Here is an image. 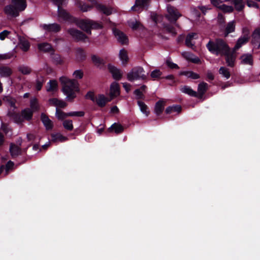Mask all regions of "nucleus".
Segmentation results:
<instances>
[{
  "mask_svg": "<svg viewBox=\"0 0 260 260\" xmlns=\"http://www.w3.org/2000/svg\"><path fill=\"white\" fill-rule=\"evenodd\" d=\"M59 80L62 85V91L67 96V99L73 100L76 97V92L79 90L78 82L64 76L60 77Z\"/></svg>",
  "mask_w": 260,
  "mask_h": 260,
  "instance_id": "nucleus-1",
  "label": "nucleus"
},
{
  "mask_svg": "<svg viewBox=\"0 0 260 260\" xmlns=\"http://www.w3.org/2000/svg\"><path fill=\"white\" fill-rule=\"evenodd\" d=\"M212 4L225 12H230L233 10L232 6H229L224 3H230L235 6L237 11H241L244 5L242 0H211Z\"/></svg>",
  "mask_w": 260,
  "mask_h": 260,
  "instance_id": "nucleus-2",
  "label": "nucleus"
},
{
  "mask_svg": "<svg viewBox=\"0 0 260 260\" xmlns=\"http://www.w3.org/2000/svg\"><path fill=\"white\" fill-rule=\"evenodd\" d=\"M209 51L216 55H223L229 50V47L222 40H217L215 42L209 41L207 44Z\"/></svg>",
  "mask_w": 260,
  "mask_h": 260,
  "instance_id": "nucleus-3",
  "label": "nucleus"
},
{
  "mask_svg": "<svg viewBox=\"0 0 260 260\" xmlns=\"http://www.w3.org/2000/svg\"><path fill=\"white\" fill-rule=\"evenodd\" d=\"M147 76L145 74V71L142 67H136L132 70L127 74V79L129 81H134L137 80H145Z\"/></svg>",
  "mask_w": 260,
  "mask_h": 260,
  "instance_id": "nucleus-4",
  "label": "nucleus"
},
{
  "mask_svg": "<svg viewBox=\"0 0 260 260\" xmlns=\"http://www.w3.org/2000/svg\"><path fill=\"white\" fill-rule=\"evenodd\" d=\"M167 11L168 14L167 15V17L170 21L175 22L181 16L177 10L172 6H168Z\"/></svg>",
  "mask_w": 260,
  "mask_h": 260,
  "instance_id": "nucleus-5",
  "label": "nucleus"
},
{
  "mask_svg": "<svg viewBox=\"0 0 260 260\" xmlns=\"http://www.w3.org/2000/svg\"><path fill=\"white\" fill-rule=\"evenodd\" d=\"M22 11V10H20L19 8H17L16 6L12 4L11 5L6 6L4 8L5 13L7 15L12 17L17 16L19 14V12Z\"/></svg>",
  "mask_w": 260,
  "mask_h": 260,
  "instance_id": "nucleus-6",
  "label": "nucleus"
},
{
  "mask_svg": "<svg viewBox=\"0 0 260 260\" xmlns=\"http://www.w3.org/2000/svg\"><path fill=\"white\" fill-rule=\"evenodd\" d=\"M68 31L71 37L75 40H84L86 38V36L83 32L77 29L70 28Z\"/></svg>",
  "mask_w": 260,
  "mask_h": 260,
  "instance_id": "nucleus-7",
  "label": "nucleus"
},
{
  "mask_svg": "<svg viewBox=\"0 0 260 260\" xmlns=\"http://www.w3.org/2000/svg\"><path fill=\"white\" fill-rule=\"evenodd\" d=\"M77 26L88 34H91L90 19H82L78 21Z\"/></svg>",
  "mask_w": 260,
  "mask_h": 260,
  "instance_id": "nucleus-8",
  "label": "nucleus"
},
{
  "mask_svg": "<svg viewBox=\"0 0 260 260\" xmlns=\"http://www.w3.org/2000/svg\"><path fill=\"white\" fill-rule=\"evenodd\" d=\"M113 34L117 40L122 44H126L128 43V39L126 35L121 31L116 29H113Z\"/></svg>",
  "mask_w": 260,
  "mask_h": 260,
  "instance_id": "nucleus-9",
  "label": "nucleus"
},
{
  "mask_svg": "<svg viewBox=\"0 0 260 260\" xmlns=\"http://www.w3.org/2000/svg\"><path fill=\"white\" fill-rule=\"evenodd\" d=\"M251 43L254 47H260V28H257L254 30L252 35Z\"/></svg>",
  "mask_w": 260,
  "mask_h": 260,
  "instance_id": "nucleus-10",
  "label": "nucleus"
},
{
  "mask_svg": "<svg viewBox=\"0 0 260 260\" xmlns=\"http://www.w3.org/2000/svg\"><path fill=\"white\" fill-rule=\"evenodd\" d=\"M41 27L46 32H56L59 31L60 29V26L56 23L51 24H43L41 25Z\"/></svg>",
  "mask_w": 260,
  "mask_h": 260,
  "instance_id": "nucleus-11",
  "label": "nucleus"
},
{
  "mask_svg": "<svg viewBox=\"0 0 260 260\" xmlns=\"http://www.w3.org/2000/svg\"><path fill=\"white\" fill-rule=\"evenodd\" d=\"M149 0H136L135 5L132 7V10L136 12L141 11L146 6Z\"/></svg>",
  "mask_w": 260,
  "mask_h": 260,
  "instance_id": "nucleus-12",
  "label": "nucleus"
},
{
  "mask_svg": "<svg viewBox=\"0 0 260 260\" xmlns=\"http://www.w3.org/2000/svg\"><path fill=\"white\" fill-rule=\"evenodd\" d=\"M249 40L248 32H245L243 36L240 37L237 41V43L234 47V50L239 49L242 45L246 44Z\"/></svg>",
  "mask_w": 260,
  "mask_h": 260,
  "instance_id": "nucleus-13",
  "label": "nucleus"
},
{
  "mask_svg": "<svg viewBox=\"0 0 260 260\" xmlns=\"http://www.w3.org/2000/svg\"><path fill=\"white\" fill-rule=\"evenodd\" d=\"M111 99H108L103 94H99L95 97L94 102L100 107H104L106 104L110 101Z\"/></svg>",
  "mask_w": 260,
  "mask_h": 260,
  "instance_id": "nucleus-14",
  "label": "nucleus"
},
{
  "mask_svg": "<svg viewBox=\"0 0 260 260\" xmlns=\"http://www.w3.org/2000/svg\"><path fill=\"white\" fill-rule=\"evenodd\" d=\"M119 93V86L118 84L115 82H113L110 86V99L112 100L113 98L118 96Z\"/></svg>",
  "mask_w": 260,
  "mask_h": 260,
  "instance_id": "nucleus-15",
  "label": "nucleus"
},
{
  "mask_svg": "<svg viewBox=\"0 0 260 260\" xmlns=\"http://www.w3.org/2000/svg\"><path fill=\"white\" fill-rule=\"evenodd\" d=\"M108 69L115 79L119 80L121 79L122 73L119 69L111 65L109 66Z\"/></svg>",
  "mask_w": 260,
  "mask_h": 260,
  "instance_id": "nucleus-16",
  "label": "nucleus"
},
{
  "mask_svg": "<svg viewBox=\"0 0 260 260\" xmlns=\"http://www.w3.org/2000/svg\"><path fill=\"white\" fill-rule=\"evenodd\" d=\"M19 40L18 45L19 47L24 51H27L30 47L29 43L25 38L18 36Z\"/></svg>",
  "mask_w": 260,
  "mask_h": 260,
  "instance_id": "nucleus-17",
  "label": "nucleus"
},
{
  "mask_svg": "<svg viewBox=\"0 0 260 260\" xmlns=\"http://www.w3.org/2000/svg\"><path fill=\"white\" fill-rule=\"evenodd\" d=\"M223 55L226 56V62L228 65L230 67L234 66L236 57L234 52H231L229 49V50Z\"/></svg>",
  "mask_w": 260,
  "mask_h": 260,
  "instance_id": "nucleus-18",
  "label": "nucleus"
},
{
  "mask_svg": "<svg viewBox=\"0 0 260 260\" xmlns=\"http://www.w3.org/2000/svg\"><path fill=\"white\" fill-rule=\"evenodd\" d=\"M241 62L245 65L252 66L253 64V57L250 54H244L241 56Z\"/></svg>",
  "mask_w": 260,
  "mask_h": 260,
  "instance_id": "nucleus-19",
  "label": "nucleus"
},
{
  "mask_svg": "<svg viewBox=\"0 0 260 260\" xmlns=\"http://www.w3.org/2000/svg\"><path fill=\"white\" fill-rule=\"evenodd\" d=\"M58 90V84L56 81L52 80L47 83L46 90L47 92L55 93Z\"/></svg>",
  "mask_w": 260,
  "mask_h": 260,
  "instance_id": "nucleus-20",
  "label": "nucleus"
},
{
  "mask_svg": "<svg viewBox=\"0 0 260 260\" xmlns=\"http://www.w3.org/2000/svg\"><path fill=\"white\" fill-rule=\"evenodd\" d=\"M49 103L51 105L55 106L57 109H58V108H64L67 106V104L65 102L56 98L50 99Z\"/></svg>",
  "mask_w": 260,
  "mask_h": 260,
  "instance_id": "nucleus-21",
  "label": "nucleus"
},
{
  "mask_svg": "<svg viewBox=\"0 0 260 260\" xmlns=\"http://www.w3.org/2000/svg\"><path fill=\"white\" fill-rule=\"evenodd\" d=\"M206 10L207 9L203 6L192 9L191 10V14L193 18H194V20L195 21H197L200 15V11H202L204 14H205Z\"/></svg>",
  "mask_w": 260,
  "mask_h": 260,
  "instance_id": "nucleus-22",
  "label": "nucleus"
},
{
  "mask_svg": "<svg viewBox=\"0 0 260 260\" xmlns=\"http://www.w3.org/2000/svg\"><path fill=\"white\" fill-rule=\"evenodd\" d=\"M41 120L47 129H50L53 127L51 120L44 113L41 114Z\"/></svg>",
  "mask_w": 260,
  "mask_h": 260,
  "instance_id": "nucleus-23",
  "label": "nucleus"
},
{
  "mask_svg": "<svg viewBox=\"0 0 260 260\" xmlns=\"http://www.w3.org/2000/svg\"><path fill=\"white\" fill-rule=\"evenodd\" d=\"M9 115L11 118L14 121V122L18 124L21 123L23 122L24 119L22 116V113L19 114L16 113H9Z\"/></svg>",
  "mask_w": 260,
  "mask_h": 260,
  "instance_id": "nucleus-24",
  "label": "nucleus"
},
{
  "mask_svg": "<svg viewBox=\"0 0 260 260\" xmlns=\"http://www.w3.org/2000/svg\"><path fill=\"white\" fill-rule=\"evenodd\" d=\"M12 4L16 6L20 10L23 11L26 7V0H11Z\"/></svg>",
  "mask_w": 260,
  "mask_h": 260,
  "instance_id": "nucleus-25",
  "label": "nucleus"
},
{
  "mask_svg": "<svg viewBox=\"0 0 260 260\" xmlns=\"http://www.w3.org/2000/svg\"><path fill=\"white\" fill-rule=\"evenodd\" d=\"M119 57L122 64L125 65L127 63L128 60V57L127 55V52L125 50L122 49L120 50Z\"/></svg>",
  "mask_w": 260,
  "mask_h": 260,
  "instance_id": "nucleus-26",
  "label": "nucleus"
},
{
  "mask_svg": "<svg viewBox=\"0 0 260 260\" xmlns=\"http://www.w3.org/2000/svg\"><path fill=\"white\" fill-rule=\"evenodd\" d=\"M208 88V84L205 82H202L198 85V96L202 97Z\"/></svg>",
  "mask_w": 260,
  "mask_h": 260,
  "instance_id": "nucleus-27",
  "label": "nucleus"
},
{
  "mask_svg": "<svg viewBox=\"0 0 260 260\" xmlns=\"http://www.w3.org/2000/svg\"><path fill=\"white\" fill-rule=\"evenodd\" d=\"M33 111L29 108H26L22 111V116L24 120L29 121L31 119Z\"/></svg>",
  "mask_w": 260,
  "mask_h": 260,
  "instance_id": "nucleus-28",
  "label": "nucleus"
},
{
  "mask_svg": "<svg viewBox=\"0 0 260 260\" xmlns=\"http://www.w3.org/2000/svg\"><path fill=\"white\" fill-rule=\"evenodd\" d=\"M52 141L54 142H64L68 140V138L63 136L62 135L59 133L52 134L51 135Z\"/></svg>",
  "mask_w": 260,
  "mask_h": 260,
  "instance_id": "nucleus-29",
  "label": "nucleus"
},
{
  "mask_svg": "<svg viewBox=\"0 0 260 260\" xmlns=\"http://www.w3.org/2000/svg\"><path fill=\"white\" fill-rule=\"evenodd\" d=\"M165 102L163 101H159L157 102L155 106V113L156 115H160L164 109Z\"/></svg>",
  "mask_w": 260,
  "mask_h": 260,
  "instance_id": "nucleus-30",
  "label": "nucleus"
},
{
  "mask_svg": "<svg viewBox=\"0 0 260 260\" xmlns=\"http://www.w3.org/2000/svg\"><path fill=\"white\" fill-rule=\"evenodd\" d=\"M12 71L11 69L7 67H0V75L3 77H7L11 75Z\"/></svg>",
  "mask_w": 260,
  "mask_h": 260,
  "instance_id": "nucleus-31",
  "label": "nucleus"
},
{
  "mask_svg": "<svg viewBox=\"0 0 260 260\" xmlns=\"http://www.w3.org/2000/svg\"><path fill=\"white\" fill-rule=\"evenodd\" d=\"M183 55L187 59L191 60L194 63L200 62V59L199 57L194 56L193 54L188 52H184L182 53Z\"/></svg>",
  "mask_w": 260,
  "mask_h": 260,
  "instance_id": "nucleus-32",
  "label": "nucleus"
},
{
  "mask_svg": "<svg viewBox=\"0 0 260 260\" xmlns=\"http://www.w3.org/2000/svg\"><path fill=\"white\" fill-rule=\"evenodd\" d=\"M58 13L60 19L68 20L70 18L69 14L65 10L62 9L60 6H58Z\"/></svg>",
  "mask_w": 260,
  "mask_h": 260,
  "instance_id": "nucleus-33",
  "label": "nucleus"
},
{
  "mask_svg": "<svg viewBox=\"0 0 260 260\" xmlns=\"http://www.w3.org/2000/svg\"><path fill=\"white\" fill-rule=\"evenodd\" d=\"M181 91L185 93L192 96H198L197 93L193 91L190 87L184 86L181 88Z\"/></svg>",
  "mask_w": 260,
  "mask_h": 260,
  "instance_id": "nucleus-34",
  "label": "nucleus"
},
{
  "mask_svg": "<svg viewBox=\"0 0 260 260\" xmlns=\"http://www.w3.org/2000/svg\"><path fill=\"white\" fill-rule=\"evenodd\" d=\"M10 151L13 157H15L20 154V149L15 145H11L10 148Z\"/></svg>",
  "mask_w": 260,
  "mask_h": 260,
  "instance_id": "nucleus-35",
  "label": "nucleus"
},
{
  "mask_svg": "<svg viewBox=\"0 0 260 260\" xmlns=\"http://www.w3.org/2000/svg\"><path fill=\"white\" fill-rule=\"evenodd\" d=\"M235 29V21H232L229 22L225 27V36H226L229 34L234 31Z\"/></svg>",
  "mask_w": 260,
  "mask_h": 260,
  "instance_id": "nucleus-36",
  "label": "nucleus"
},
{
  "mask_svg": "<svg viewBox=\"0 0 260 260\" xmlns=\"http://www.w3.org/2000/svg\"><path fill=\"white\" fill-rule=\"evenodd\" d=\"M93 4H95L96 6V8L103 12L104 14L106 15H110L112 13V10L111 8L106 7L105 6L100 5L97 4L96 3H94Z\"/></svg>",
  "mask_w": 260,
  "mask_h": 260,
  "instance_id": "nucleus-37",
  "label": "nucleus"
},
{
  "mask_svg": "<svg viewBox=\"0 0 260 260\" xmlns=\"http://www.w3.org/2000/svg\"><path fill=\"white\" fill-rule=\"evenodd\" d=\"M181 108L179 105H175L168 107L166 110V112L167 114H171L173 112L179 113L181 111Z\"/></svg>",
  "mask_w": 260,
  "mask_h": 260,
  "instance_id": "nucleus-38",
  "label": "nucleus"
},
{
  "mask_svg": "<svg viewBox=\"0 0 260 260\" xmlns=\"http://www.w3.org/2000/svg\"><path fill=\"white\" fill-rule=\"evenodd\" d=\"M219 73L226 79H229L231 76L229 69L224 67H222L219 69Z\"/></svg>",
  "mask_w": 260,
  "mask_h": 260,
  "instance_id": "nucleus-39",
  "label": "nucleus"
},
{
  "mask_svg": "<svg viewBox=\"0 0 260 260\" xmlns=\"http://www.w3.org/2000/svg\"><path fill=\"white\" fill-rule=\"evenodd\" d=\"M38 48L40 50L44 52H49L52 51L51 45L48 43H42L38 45Z\"/></svg>",
  "mask_w": 260,
  "mask_h": 260,
  "instance_id": "nucleus-40",
  "label": "nucleus"
},
{
  "mask_svg": "<svg viewBox=\"0 0 260 260\" xmlns=\"http://www.w3.org/2000/svg\"><path fill=\"white\" fill-rule=\"evenodd\" d=\"M197 36L195 33H191L187 35L185 40V44L188 47H191L193 46V43H192V40L194 39V37Z\"/></svg>",
  "mask_w": 260,
  "mask_h": 260,
  "instance_id": "nucleus-41",
  "label": "nucleus"
},
{
  "mask_svg": "<svg viewBox=\"0 0 260 260\" xmlns=\"http://www.w3.org/2000/svg\"><path fill=\"white\" fill-rule=\"evenodd\" d=\"M138 105L141 111L147 116L149 115V111H148V108L146 105L142 102L138 101Z\"/></svg>",
  "mask_w": 260,
  "mask_h": 260,
  "instance_id": "nucleus-42",
  "label": "nucleus"
},
{
  "mask_svg": "<svg viewBox=\"0 0 260 260\" xmlns=\"http://www.w3.org/2000/svg\"><path fill=\"white\" fill-rule=\"evenodd\" d=\"M110 131H114L116 133H120L123 130V127L120 125L114 123L109 128Z\"/></svg>",
  "mask_w": 260,
  "mask_h": 260,
  "instance_id": "nucleus-43",
  "label": "nucleus"
},
{
  "mask_svg": "<svg viewBox=\"0 0 260 260\" xmlns=\"http://www.w3.org/2000/svg\"><path fill=\"white\" fill-rule=\"evenodd\" d=\"M31 110L33 111H36L39 110V106L37 100L36 98L32 99L30 103Z\"/></svg>",
  "mask_w": 260,
  "mask_h": 260,
  "instance_id": "nucleus-44",
  "label": "nucleus"
},
{
  "mask_svg": "<svg viewBox=\"0 0 260 260\" xmlns=\"http://www.w3.org/2000/svg\"><path fill=\"white\" fill-rule=\"evenodd\" d=\"M76 56L77 60H82L84 59L85 53L82 49L78 48L76 50Z\"/></svg>",
  "mask_w": 260,
  "mask_h": 260,
  "instance_id": "nucleus-45",
  "label": "nucleus"
},
{
  "mask_svg": "<svg viewBox=\"0 0 260 260\" xmlns=\"http://www.w3.org/2000/svg\"><path fill=\"white\" fill-rule=\"evenodd\" d=\"M68 113H64L61 111H60L58 109H56V113L55 115L56 117L60 120H62L66 118L67 117H69V115H67Z\"/></svg>",
  "mask_w": 260,
  "mask_h": 260,
  "instance_id": "nucleus-46",
  "label": "nucleus"
},
{
  "mask_svg": "<svg viewBox=\"0 0 260 260\" xmlns=\"http://www.w3.org/2000/svg\"><path fill=\"white\" fill-rule=\"evenodd\" d=\"M128 25L133 30H136L141 28V24L136 20H131L128 22Z\"/></svg>",
  "mask_w": 260,
  "mask_h": 260,
  "instance_id": "nucleus-47",
  "label": "nucleus"
},
{
  "mask_svg": "<svg viewBox=\"0 0 260 260\" xmlns=\"http://www.w3.org/2000/svg\"><path fill=\"white\" fill-rule=\"evenodd\" d=\"M51 58L52 60L56 64H61L63 62V59L59 54H52Z\"/></svg>",
  "mask_w": 260,
  "mask_h": 260,
  "instance_id": "nucleus-48",
  "label": "nucleus"
},
{
  "mask_svg": "<svg viewBox=\"0 0 260 260\" xmlns=\"http://www.w3.org/2000/svg\"><path fill=\"white\" fill-rule=\"evenodd\" d=\"M62 124L64 128L68 131H72L73 129V122L71 120H64Z\"/></svg>",
  "mask_w": 260,
  "mask_h": 260,
  "instance_id": "nucleus-49",
  "label": "nucleus"
},
{
  "mask_svg": "<svg viewBox=\"0 0 260 260\" xmlns=\"http://www.w3.org/2000/svg\"><path fill=\"white\" fill-rule=\"evenodd\" d=\"M182 74L185 75L187 78H190L193 79H198L200 77L198 74L190 71L184 72L182 73Z\"/></svg>",
  "mask_w": 260,
  "mask_h": 260,
  "instance_id": "nucleus-50",
  "label": "nucleus"
},
{
  "mask_svg": "<svg viewBox=\"0 0 260 260\" xmlns=\"http://www.w3.org/2000/svg\"><path fill=\"white\" fill-rule=\"evenodd\" d=\"M90 29H99L102 27V24L101 23L96 21H94L92 20H90Z\"/></svg>",
  "mask_w": 260,
  "mask_h": 260,
  "instance_id": "nucleus-51",
  "label": "nucleus"
},
{
  "mask_svg": "<svg viewBox=\"0 0 260 260\" xmlns=\"http://www.w3.org/2000/svg\"><path fill=\"white\" fill-rule=\"evenodd\" d=\"M4 100L5 101L7 102L8 103V104H9V105L11 107L15 108V105L16 100L12 98L9 96H6L4 98Z\"/></svg>",
  "mask_w": 260,
  "mask_h": 260,
  "instance_id": "nucleus-52",
  "label": "nucleus"
},
{
  "mask_svg": "<svg viewBox=\"0 0 260 260\" xmlns=\"http://www.w3.org/2000/svg\"><path fill=\"white\" fill-rule=\"evenodd\" d=\"M91 59L92 62L96 65V66H100L101 64H102L103 63V60L98 57V56L95 55H93L91 56Z\"/></svg>",
  "mask_w": 260,
  "mask_h": 260,
  "instance_id": "nucleus-53",
  "label": "nucleus"
},
{
  "mask_svg": "<svg viewBox=\"0 0 260 260\" xmlns=\"http://www.w3.org/2000/svg\"><path fill=\"white\" fill-rule=\"evenodd\" d=\"M69 117H82L84 115L83 111H73L68 113Z\"/></svg>",
  "mask_w": 260,
  "mask_h": 260,
  "instance_id": "nucleus-54",
  "label": "nucleus"
},
{
  "mask_svg": "<svg viewBox=\"0 0 260 260\" xmlns=\"http://www.w3.org/2000/svg\"><path fill=\"white\" fill-rule=\"evenodd\" d=\"M161 75V72L158 69L154 70L150 74L151 77L154 80L159 78Z\"/></svg>",
  "mask_w": 260,
  "mask_h": 260,
  "instance_id": "nucleus-55",
  "label": "nucleus"
},
{
  "mask_svg": "<svg viewBox=\"0 0 260 260\" xmlns=\"http://www.w3.org/2000/svg\"><path fill=\"white\" fill-rule=\"evenodd\" d=\"M19 71L23 74H28L31 72V69L27 66H21L18 68Z\"/></svg>",
  "mask_w": 260,
  "mask_h": 260,
  "instance_id": "nucleus-56",
  "label": "nucleus"
},
{
  "mask_svg": "<svg viewBox=\"0 0 260 260\" xmlns=\"http://www.w3.org/2000/svg\"><path fill=\"white\" fill-rule=\"evenodd\" d=\"M73 76L76 79H81L83 76V72L80 70H76L73 73Z\"/></svg>",
  "mask_w": 260,
  "mask_h": 260,
  "instance_id": "nucleus-57",
  "label": "nucleus"
},
{
  "mask_svg": "<svg viewBox=\"0 0 260 260\" xmlns=\"http://www.w3.org/2000/svg\"><path fill=\"white\" fill-rule=\"evenodd\" d=\"M14 54L13 53H8L3 54H0V60H5L10 59L13 56Z\"/></svg>",
  "mask_w": 260,
  "mask_h": 260,
  "instance_id": "nucleus-58",
  "label": "nucleus"
},
{
  "mask_svg": "<svg viewBox=\"0 0 260 260\" xmlns=\"http://www.w3.org/2000/svg\"><path fill=\"white\" fill-rule=\"evenodd\" d=\"M165 28H166V30H167L168 32L171 33L173 35L176 34V30L175 28H174L173 26L170 25H167L165 26Z\"/></svg>",
  "mask_w": 260,
  "mask_h": 260,
  "instance_id": "nucleus-59",
  "label": "nucleus"
},
{
  "mask_svg": "<svg viewBox=\"0 0 260 260\" xmlns=\"http://www.w3.org/2000/svg\"><path fill=\"white\" fill-rule=\"evenodd\" d=\"M44 80L43 79L41 80H38L37 81L36 87L37 90H40L41 89Z\"/></svg>",
  "mask_w": 260,
  "mask_h": 260,
  "instance_id": "nucleus-60",
  "label": "nucleus"
},
{
  "mask_svg": "<svg viewBox=\"0 0 260 260\" xmlns=\"http://www.w3.org/2000/svg\"><path fill=\"white\" fill-rule=\"evenodd\" d=\"M134 93L136 95V97L138 99H141L144 98V95L142 92L140 91V89H136L134 91Z\"/></svg>",
  "mask_w": 260,
  "mask_h": 260,
  "instance_id": "nucleus-61",
  "label": "nucleus"
},
{
  "mask_svg": "<svg viewBox=\"0 0 260 260\" xmlns=\"http://www.w3.org/2000/svg\"><path fill=\"white\" fill-rule=\"evenodd\" d=\"M91 6H89L87 5L83 4V5H81L80 6V9L83 12H86L90 10Z\"/></svg>",
  "mask_w": 260,
  "mask_h": 260,
  "instance_id": "nucleus-62",
  "label": "nucleus"
},
{
  "mask_svg": "<svg viewBox=\"0 0 260 260\" xmlns=\"http://www.w3.org/2000/svg\"><path fill=\"white\" fill-rule=\"evenodd\" d=\"M10 34V32L8 30H4L0 33V39L4 40Z\"/></svg>",
  "mask_w": 260,
  "mask_h": 260,
  "instance_id": "nucleus-63",
  "label": "nucleus"
},
{
  "mask_svg": "<svg viewBox=\"0 0 260 260\" xmlns=\"http://www.w3.org/2000/svg\"><path fill=\"white\" fill-rule=\"evenodd\" d=\"M166 63L167 66L171 69L178 68V66L176 64L172 62L170 60H167Z\"/></svg>",
  "mask_w": 260,
  "mask_h": 260,
  "instance_id": "nucleus-64",
  "label": "nucleus"
}]
</instances>
